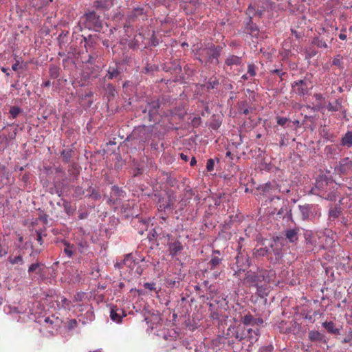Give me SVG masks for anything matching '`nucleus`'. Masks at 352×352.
<instances>
[{
	"label": "nucleus",
	"mask_w": 352,
	"mask_h": 352,
	"mask_svg": "<svg viewBox=\"0 0 352 352\" xmlns=\"http://www.w3.org/2000/svg\"><path fill=\"white\" fill-rule=\"evenodd\" d=\"M169 254L173 257L178 255L184 249L182 243L178 240L169 239L168 242Z\"/></svg>",
	"instance_id": "nucleus-10"
},
{
	"label": "nucleus",
	"mask_w": 352,
	"mask_h": 352,
	"mask_svg": "<svg viewBox=\"0 0 352 352\" xmlns=\"http://www.w3.org/2000/svg\"><path fill=\"white\" fill-rule=\"evenodd\" d=\"M337 184L332 180L327 178L318 179L316 183V188L320 197L328 199L335 200L337 197Z\"/></svg>",
	"instance_id": "nucleus-2"
},
{
	"label": "nucleus",
	"mask_w": 352,
	"mask_h": 352,
	"mask_svg": "<svg viewBox=\"0 0 352 352\" xmlns=\"http://www.w3.org/2000/svg\"><path fill=\"white\" fill-rule=\"evenodd\" d=\"M155 285L154 283H145L144 284V288L151 290V291H155L156 293H157V291L156 290Z\"/></svg>",
	"instance_id": "nucleus-43"
},
{
	"label": "nucleus",
	"mask_w": 352,
	"mask_h": 352,
	"mask_svg": "<svg viewBox=\"0 0 352 352\" xmlns=\"http://www.w3.org/2000/svg\"><path fill=\"white\" fill-rule=\"evenodd\" d=\"M259 335L260 332L258 328H256L255 329H248V338L251 344H253L258 340Z\"/></svg>",
	"instance_id": "nucleus-19"
},
{
	"label": "nucleus",
	"mask_w": 352,
	"mask_h": 352,
	"mask_svg": "<svg viewBox=\"0 0 352 352\" xmlns=\"http://www.w3.org/2000/svg\"><path fill=\"white\" fill-rule=\"evenodd\" d=\"M294 92L300 96H305L309 94V90L312 88L311 82L309 80L303 79L294 82L292 85Z\"/></svg>",
	"instance_id": "nucleus-6"
},
{
	"label": "nucleus",
	"mask_w": 352,
	"mask_h": 352,
	"mask_svg": "<svg viewBox=\"0 0 352 352\" xmlns=\"http://www.w3.org/2000/svg\"><path fill=\"white\" fill-rule=\"evenodd\" d=\"M139 223V227H140V230L138 231V232L140 234H144V230L142 229H147V228L148 227V221H138Z\"/></svg>",
	"instance_id": "nucleus-40"
},
{
	"label": "nucleus",
	"mask_w": 352,
	"mask_h": 352,
	"mask_svg": "<svg viewBox=\"0 0 352 352\" xmlns=\"http://www.w3.org/2000/svg\"><path fill=\"white\" fill-rule=\"evenodd\" d=\"M160 107L158 102H153L152 103V106L151 107V109H149L148 112L149 115L152 116L157 113V109Z\"/></svg>",
	"instance_id": "nucleus-37"
},
{
	"label": "nucleus",
	"mask_w": 352,
	"mask_h": 352,
	"mask_svg": "<svg viewBox=\"0 0 352 352\" xmlns=\"http://www.w3.org/2000/svg\"><path fill=\"white\" fill-rule=\"evenodd\" d=\"M77 243L81 252H83L88 247L87 241L85 239L78 241Z\"/></svg>",
	"instance_id": "nucleus-35"
},
{
	"label": "nucleus",
	"mask_w": 352,
	"mask_h": 352,
	"mask_svg": "<svg viewBox=\"0 0 352 352\" xmlns=\"http://www.w3.org/2000/svg\"><path fill=\"white\" fill-rule=\"evenodd\" d=\"M333 65H338L340 64V60L335 58L333 61Z\"/></svg>",
	"instance_id": "nucleus-63"
},
{
	"label": "nucleus",
	"mask_w": 352,
	"mask_h": 352,
	"mask_svg": "<svg viewBox=\"0 0 352 352\" xmlns=\"http://www.w3.org/2000/svg\"><path fill=\"white\" fill-rule=\"evenodd\" d=\"M180 157L185 162H187L188 160V157L186 155L184 154V153H181L180 154Z\"/></svg>",
	"instance_id": "nucleus-57"
},
{
	"label": "nucleus",
	"mask_w": 352,
	"mask_h": 352,
	"mask_svg": "<svg viewBox=\"0 0 352 352\" xmlns=\"http://www.w3.org/2000/svg\"><path fill=\"white\" fill-rule=\"evenodd\" d=\"M272 73H274V74H277V75H278L280 78H282V76H283V75H285V72H281V70L278 69H274V70L272 71Z\"/></svg>",
	"instance_id": "nucleus-52"
},
{
	"label": "nucleus",
	"mask_w": 352,
	"mask_h": 352,
	"mask_svg": "<svg viewBox=\"0 0 352 352\" xmlns=\"http://www.w3.org/2000/svg\"><path fill=\"white\" fill-rule=\"evenodd\" d=\"M221 263V258L212 256L210 261L208 263L210 270H214L217 265Z\"/></svg>",
	"instance_id": "nucleus-29"
},
{
	"label": "nucleus",
	"mask_w": 352,
	"mask_h": 352,
	"mask_svg": "<svg viewBox=\"0 0 352 352\" xmlns=\"http://www.w3.org/2000/svg\"><path fill=\"white\" fill-rule=\"evenodd\" d=\"M344 193L346 194V197L352 201V188L346 187V189L344 190Z\"/></svg>",
	"instance_id": "nucleus-46"
},
{
	"label": "nucleus",
	"mask_w": 352,
	"mask_h": 352,
	"mask_svg": "<svg viewBox=\"0 0 352 352\" xmlns=\"http://www.w3.org/2000/svg\"><path fill=\"white\" fill-rule=\"evenodd\" d=\"M143 38H144V36L141 33L135 35V38H134V41H135L134 46L139 47L140 45L138 44V42L140 41V40L142 41Z\"/></svg>",
	"instance_id": "nucleus-45"
},
{
	"label": "nucleus",
	"mask_w": 352,
	"mask_h": 352,
	"mask_svg": "<svg viewBox=\"0 0 352 352\" xmlns=\"http://www.w3.org/2000/svg\"><path fill=\"white\" fill-rule=\"evenodd\" d=\"M314 97L318 101H321V100H324V97L321 94H315Z\"/></svg>",
	"instance_id": "nucleus-53"
},
{
	"label": "nucleus",
	"mask_w": 352,
	"mask_h": 352,
	"mask_svg": "<svg viewBox=\"0 0 352 352\" xmlns=\"http://www.w3.org/2000/svg\"><path fill=\"white\" fill-rule=\"evenodd\" d=\"M120 71L118 69L117 66H109V69L107 71V78L109 79H113L116 78L120 75Z\"/></svg>",
	"instance_id": "nucleus-24"
},
{
	"label": "nucleus",
	"mask_w": 352,
	"mask_h": 352,
	"mask_svg": "<svg viewBox=\"0 0 352 352\" xmlns=\"http://www.w3.org/2000/svg\"><path fill=\"white\" fill-rule=\"evenodd\" d=\"M280 201V197L276 196L265 200L264 205L260 208V212L264 210V213L266 214L269 219L292 220V210L287 206L281 207L276 213V208H271L272 206L274 207L275 204H278Z\"/></svg>",
	"instance_id": "nucleus-1"
},
{
	"label": "nucleus",
	"mask_w": 352,
	"mask_h": 352,
	"mask_svg": "<svg viewBox=\"0 0 352 352\" xmlns=\"http://www.w3.org/2000/svg\"><path fill=\"white\" fill-rule=\"evenodd\" d=\"M175 201V199L171 198L170 195H168L167 199L162 198L160 199L158 201L159 207L162 209H166L174 204Z\"/></svg>",
	"instance_id": "nucleus-17"
},
{
	"label": "nucleus",
	"mask_w": 352,
	"mask_h": 352,
	"mask_svg": "<svg viewBox=\"0 0 352 352\" xmlns=\"http://www.w3.org/2000/svg\"><path fill=\"white\" fill-rule=\"evenodd\" d=\"M124 192L117 186L111 187L109 201L116 204L117 199L124 196Z\"/></svg>",
	"instance_id": "nucleus-15"
},
{
	"label": "nucleus",
	"mask_w": 352,
	"mask_h": 352,
	"mask_svg": "<svg viewBox=\"0 0 352 352\" xmlns=\"http://www.w3.org/2000/svg\"><path fill=\"white\" fill-rule=\"evenodd\" d=\"M352 166V162L348 160V158L340 162V168L342 173L346 172L348 169H350Z\"/></svg>",
	"instance_id": "nucleus-30"
},
{
	"label": "nucleus",
	"mask_w": 352,
	"mask_h": 352,
	"mask_svg": "<svg viewBox=\"0 0 352 352\" xmlns=\"http://www.w3.org/2000/svg\"><path fill=\"white\" fill-rule=\"evenodd\" d=\"M214 162L212 159H209L206 163V169L208 171L211 172L214 170Z\"/></svg>",
	"instance_id": "nucleus-42"
},
{
	"label": "nucleus",
	"mask_w": 352,
	"mask_h": 352,
	"mask_svg": "<svg viewBox=\"0 0 352 352\" xmlns=\"http://www.w3.org/2000/svg\"><path fill=\"white\" fill-rule=\"evenodd\" d=\"M67 301H68V300H67L65 298L61 297V302H62L63 304L68 305V304H67Z\"/></svg>",
	"instance_id": "nucleus-62"
},
{
	"label": "nucleus",
	"mask_w": 352,
	"mask_h": 352,
	"mask_svg": "<svg viewBox=\"0 0 352 352\" xmlns=\"http://www.w3.org/2000/svg\"><path fill=\"white\" fill-rule=\"evenodd\" d=\"M260 273L261 282L264 281L269 283L275 277V273L272 270H261Z\"/></svg>",
	"instance_id": "nucleus-16"
},
{
	"label": "nucleus",
	"mask_w": 352,
	"mask_h": 352,
	"mask_svg": "<svg viewBox=\"0 0 352 352\" xmlns=\"http://www.w3.org/2000/svg\"><path fill=\"white\" fill-rule=\"evenodd\" d=\"M196 163H197V160H196L195 157H193L191 159V161H190V166H192L195 165V164H196Z\"/></svg>",
	"instance_id": "nucleus-59"
},
{
	"label": "nucleus",
	"mask_w": 352,
	"mask_h": 352,
	"mask_svg": "<svg viewBox=\"0 0 352 352\" xmlns=\"http://www.w3.org/2000/svg\"><path fill=\"white\" fill-rule=\"evenodd\" d=\"M218 85H219V80L217 78H215V77L210 78L208 82L207 88H208V89H214Z\"/></svg>",
	"instance_id": "nucleus-34"
},
{
	"label": "nucleus",
	"mask_w": 352,
	"mask_h": 352,
	"mask_svg": "<svg viewBox=\"0 0 352 352\" xmlns=\"http://www.w3.org/2000/svg\"><path fill=\"white\" fill-rule=\"evenodd\" d=\"M286 237L292 243L298 240V230L296 229H291L286 231Z\"/></svg>",
	"instance_id": "nucleus-22"
},
{
	"label": "nucleus",
	"mask_w": 352,
	"mask_h": 352,
	"mask_svg": "<svg viewBox=\"0 0 352 352\" xmlns=\"http://www.w3.org/2000/svg\"><path fill=\"white\" fill-rule=\"evenodd\" d=\"M80 25L89 30L99 31L102 28V22L96 12L90 11L85 13L80 20Z\"/></svg>",
	"instance_id": "nucleus-4"
},
{
	"label": "nucleus",
	"mask_w": 352,
	"mask_h": 352,
	"mask_svg": "<svg viewBox=\"0 0 352 352\" xmlns=\"http://www.w3.org/2000/svg\"><path fill=\"white\" fill-rule=\"evenodd\" d=\"M125 316L126 313L122 309L116 305L111 307L110 318L113 322L119 323L122 321V318Z\"/></svg>",
	"instance_id": "nucleus-11"
},
{
	"label": "nucleus",
	"mask_w": 352,
	"mask_h": 352,
	"mask_svg": "<svg viewBox=\"0 0 352 352\" xmlns=\"http://www.w3.org/2000/svg\"><path fill=\"white\" fill-rule=\"evenodd\" d=\"M64 208L66 213L68 214L69 215L72 214L75 210V209L68 202L64 203Z\"/></svg>",
	"instance_id": "nucleus-38"
},
{
	"label": "nucleus",
	"mask_w": 352,
	"mask_h": 352,
	"mask_svg": "<svg viewBox=\"0 0 352 352\" xmlns=\"http://www.w3.org/2000/svg\"><path fill=\"white\" fill-rule=\"evenodd\" d=\"M62 321L58 317H56L54 315L46 317L43 321V326L46 328H52V329H56L58 327Z\"/></svg>",
	"instance_id": "nucleus-13"
},
{
	"label": "nucleus",
	"mask_w": 352,
	"mask_h": 352,
	"mask_svg": "<svg viewBox=\"0 0 352 352\" xmlns=\"http://www.w3.org/2000/svg\"><path fill=\"white\" fill-rule=\"evenodd\" d=\"M341 213L342 211L340 207H331L329 210V217L330 219H338L340 218Z\"/></svg>",
	"instance_id": "nucleus-21"
},
{
	"label": "nucleus",
	"mask_w": 352,
	"mask_h": 352,
	"mask_svg": "<svg viewBox=\"0 0 352 352\" xmlns=\"http://www.w3.org/2000/svg\"><path fill=\"white\" fill-rule=\"evenodd\" d=\"M272 189V186L271 184L268 183L265 185L263 187V192L265 193H268Z\"/></svg>",
	"instance_id": "nucleus-48"
},
{
	"label": "nucleus",
	"mask_w": 352,
	"mask_h": 352,
	"mask_svg": "<svg viewBox=\"0 0 352 352\" xmlns=\"http://www.w3.org/2000/svg\"><path fill=\"white\" fill-rule=\"evenodd\" d=\"M73 153H74V151L72 149L67 148V149H63L61 151L60 155L63 157V161L65 162H69L70 159L73 156Z\"/></svg>",
	"instance_id": "nucleus-25"
},
{
	"label": "nucleus",
	"mask_w": 352,
	"mask_h": 352,
	"mask_svg": "<svg viewBox=\"0 0 352 352\" xmlns=\"http://www.w3.org/2000/svg\"><path fill=\"white\" fill-rule=\"evenodd\" d=\"M250 112V110L249 109H245L243 111V113L245 115H248Z\"/></svg>",
	"instance_id": "nucleus-64"
},
{
	"label": "nucleus",
	"mask_w": 352,
	"mask_h": 352,
	"mask_svg": "<svg viewBox=\"0 0 352 352\" xmlns=\"http://www.w3.org/2000/svg\"><path fill=\"white\" fill-rule=\"evenodd\" d=\"M77 326V321L75 319L70 320L68 322V328L69 329H74Z\"/></svg>",
	"instance_id": "nucleus-47"
},
{
	"label": "nucleus",
	"mask_w": 352,
	"mask_h": 352,
	"mask_svg": "<svg viewBox=\"0 0 352 352\" xmlns=\"http://www.w3.org/2000/svg\"><path fill=\"white\" fill-rule=\"evenodd\" d=\"M327 108L330 111H338V107L336 106L332 105L330 102L328 104Z\"/></svg>",
	"instance_id": "nucleus-51"
},
{
	"label": "nucleus",
	"mask_w": 352,
	"mask_h": 352,
	"mask_svg": "<svg viewBox=\"0 0 352 352\" xmlns=\"http://www.w3.org/2000/svg\"><path fill=\"white\" fill-rule=\"evenodd\" d=\"M21 111L22 110L20 107L16 106L12 107L9 111L10 118L12 119L16 118L21 113Z\"/></svg>",
	"instance_id": "nucleus-33"
},
{
	"label": "nucleus",
	"mask_w": 352,
	"mask_h": 352,
	"mask_svg": "<svg viewBox=\"0 0 352 352\" xmlns=\"http://www.w3.org/2000/svg\"><path fill=\"white\" fill-rule=\"evenodd\" d=\"M242 322L247 326H260L263 323V320L261 318H254L251 314H246L242 318Z\"/></svg>",
	"instance_id": "nucleus-14"
},
{
	"label": "nucleus",
	"mask_w": 352,
	"mask_h": 352,
	"mask_svg": "<svg viewBox=\"0 0 352 352\" xmlns=\"http://www.w3.org/2000/svg\"><path fill=\"white\" fill-rule=\"evenodd\" d=\"M313 44L320 48H327L328 45L324 41L320 39L319 37H316L313 39Z\"/></svg>",
	"instance_id": "nucleus-32"
},
{
	"label": "nucleus",
	"mask_w": 352,
	"mask_h": 352,
	"mask_svg": "<svg viewBox=\"0 0 352 352\" xmlns=\"http://www.w3.org/2000/svg\"><path fill=\"white\" fill-rule=\"evenodd\" d=\"M338 36H339L340 39L343 40V41L346 40L347 38L346 34H345L344 33H340Z\"/></svg>",
	"instance_id": "nucleus-56"
},
{
	"label": "nucleus",
	"mask_w": 352,
	"mask_h": 352,
	"mask_svg": "<svg viewBox=\"0 0 352 352\" xmlns=\"http://www.w3.org/2000/svg\"><path fill=\"white\" fill-rule=\"evenodd\" d=\"M272 347L271 346H266L265 348H262L261 350H260V352H263L264 351H266V352H271L272 351Z\"/></svg>",
	"instance_id": "nucleus-55"
},
{
	"label": "nucleus",
	"mask_w": 352,
	"mask_h": 352,
	"mask_svg": "<svg viewBox=\"0 0 352 352\" xmlns=\"http://www.w3.org/2000/svg\"><path fill=\"white\" fill-rule=\"evenodd\" d=\"M248 74L250 75V76H254L256 75V66L253 63H250L248 65Z\"/></svg>",
	"instance_id": "nucleus-39"
},
{
	"label": "nucleus",
	"mask_w": 352,
	"mask_h": 352,
	"mask_svg": "<svg viewBox=\"0 0 352 352\" xmlns=\"http://www.w3.org/2000/svg\"><path fill=\"white\" fill-rule=\"evenodd\" d=\"M289 121V119L284 117H278L277 118V123L280 126L285 125L287 122Z\"/></svg>",
	"instance_id": "nucleus-44"
},
{
	"label": "nucleus",
	"mask_w": 352,
	"mask_h": 352,
	"mask_svg": "<svg viewBox=\"0 0 352 352\" xmlns=\"http://www.w3.org/2000/svg\"><path fill=\"white\" fill-rule=\"evenodd\" d=\"M235 338L239 340H242L243 339V337L241 336H239V333H237L235 336Z\"/></svg>",
	"instance_id": "nucleus-61"
},
{
	"label": "nucleus",
	"mask_w": 352,
	"mask_h": 352,
	"mask_svg": "<svg viewBox=\"0 0 352 352\" xmlns=\"http://www.w3.org/2000/svg\"><path fill=\"white\" fill-rule=\"evenodd\" d=\"M322 326L327 329V331L329 333L334 334L339 333V329L335 327L334 323L331 321L323 322Z\"/></svg>",
	"instance_id": "nucleus-23"
},
{
	"label": "nucleus",
	"mask_w": 352,
	"mask_h": 352,
	"mask_svg": "<svg viewBox=\"0 0 352 352\" xmlns=\"http://www.w3.org/2000/svg\"><path fill=\"white\" fill-rule=\"evenodd\" d=\"M8 261L11 264L14 265L21 263L23 261V258L21 255H19L15 256H9Z\"/></svg>",
	"instance_id": "nucleus-36"
},
{
	"label": "nucleus",
	"mask_w": 352,
	"mask_h": 352,
	"mask_svg": "<svg viewBox=\"0 0 352 352\" xmlns=\"http://www.w3.org/2000/svg\"><path fill=\"white\" fill-rule=\"evenodd\" d=\"M18 242L16 243V245L19 248H23V247L22 246V242H23V236H21L20 234H18Z\"/></svg>",
	"instance_id": "nucleus-49"
},
{
	"label": "nucleus",
	"mask_w": 352,
	"mask_h": 352,
	"mask_svg": "<svg viewBox=\"0 0 352 352\" xmlns=\"http://www.w3.org/2000/svg\"><path fill=\"white\" fill-rule=\"evenodd\" d=\"M322 337V335L318 331H311L309 333V338L311 341H320Z\"/></svg>",
	"instance_id": "nucleus-28"
},
{
	"label": "nucleus",
	"mask_w": 352,
	"mask_h": 352,
	"mask_svg": "<svg viewBox=\"0 0 352 352\" xmlns=\"http://www.w3.org/2000/svg\"><path fill=\"white\" fill-rule=\"evenodd\" d=\"M46 267L40 263L32 264L29 269V274L34 278L37 279H44L46 275Z\"/></svg>",
	"instance_id": "nucleus-8"
},
{
	"label": "nucleus",
	"mask_w": 352,
	"mask_h": 352,
	"mask_svg": "<svg viewBox=\"0 0 352 352\" xmlns=\"http://www.w3.org/2000/svg\"><path fill=\"white\" fill-rule=\"evenodd\" d=\"M299 211L302 220L313 219L320 217L319 209L314 206H300Z\"/></svg>",
	"instance_id": "nucleus-7"
},
{
	"label": "nucleus",
	"mask_w": 352,
	"mask_h": 352,
	"mask_svg": "<svg viewBox=\"0 0 352 352\" xmlns=\"http://www.w3.org/2000/svg\"><path fill=\"white\" fill-rule=\"evenodd\" d=\"M36 239L40 244H42V236L40 234H37Z\"/></svg>",
	"instance_id": "nucleus-60"
},
{
	"label": "nucleus",
	"mask_w": 352,
	"mask_h": 352,
	"mask_svg": "<svg viewBox=\"0 0 352 352\" xmlns=\"http://www.w3.org/2000/svg\"><path fill=\"white\" fill-rule=\"evenodd\" d=\"M143 8H135L128 16L129 19L131 21H134L136 18L143 15Z\"/></svg>",
	"instance_id": "nucleus-27"
},
{
	"label": "nucleus",
	"mask_w": 352,
	"mask_h": 352,
	"mask_svg": "<svg viewBox=\"0 0 352 352\" xmlns=\"http://www.w3.org/2000/svg\"><path fill=\"white\" fill-rule=\"evenodd\" d=\"M63 243L65 245L64 252L69 256L72 257L74 254V246L69 244L66 241H63Z\"/></svg>",
	"instance_id": "nucleus-31"
},
{
	"label": "nucleus",
	"mask_w": 352,
	"mask_h": 352,
	"mask_svg": "<svg viewBox=\"0 0 352 352\" xmlns=\"http://www.w3.org/2000/svg\"><path fill=\"white\" fill-rule=\"evenodd\" d=\"M116 266L120 269L126 268L129 272L135 276H139L142 273V269L140 267L139 263L136 262L131 254H127L121 263H117Z\"/></svg>",
	"instance_id": "nucleus-5"
},
{
	"label": "nucleus",
	"mask_w": 352,
	"mask_h": 352,
	"mask_svg": "<svg viewBox=\"0 0 352 352\" xmlns=\"http://www.w3.org/2000/svg\"><path fill=\"white\" fill-rule=\"evenodd\" d=\"M341 145L347 148L352 146V131H348L342 138Z\"/></svg>",
	"instance_id": "nucleus-20"
},
{
	"label": "nucleus",
	"mask_w": 352,
	"mask_h": 352,
	"mask_svg": "<svg viewBox=\"0 0 352 352\" xmlns=\"http://www.w3.org/2000/svg\"><path fill=\"white\" fill-rule=\"evenodd\" d=\"M19 63L20 62H19V60H16V63L14 64H13L12 66V70H14L15 72L18 70V69L19 67Z\"/></svg>",
	"instance_id": "nucleus-54"
},
{
	"label": "nucleus",
	"mask_w": 352,
	"mask_h": 352,
	"mask_svg": "<svg viewBox=\"0 0 352 352\" xmlns=\"http://www.w3.org/2000/svg\"><path fill=\"white\" fill-rule=\"evenodd\" d=\"M250 5L254 9V10H253V12L251 14V16H252V15H255V14H257L258 16H261L263 12L265 11V8L261 7V8H258L257 10H256V8H254V6H252V4H250Z\"/></svg>",
	"instance_id": "nucleus-41"
},
{
	"label": "nucleus",
	"mask_w": 352,
	"mask_h": 352,
	"mask_svg": "<svg viewBox=\"0 0 352 352\" xmlns=\"http://www.w3.org/2000/svg\"><path fill=\"white\" fill-rule=\"evenodd\" d=\"M241 63H242L241 57H239V56H235V55L229 56L225 61V65L227 66H230V67H232L234 65L238 66V65H240Z\"/></svg>",
	"instance_id": "nucleus-18"
},
{
	"label": "nucleus",
	"mask_w": 352,
	"mask_h": 352,
	"mask_svg": "<svg viewBox=\"0 0 352 352\" xmlns=\"http://www.w3.org/2000/svg\"><path fill=\"white\" fill-rule=\"evenodd\" d=\"M75 194L76 196H81L84 194V191L82 188L80 187H76L75 188Z\"/></svg>",
	"instance_id": "nucleus-50"
},
{
	"label": "nucleus",
	"mask_w": 352,
	"mask_h": 352,
	"mask_svg": "<svg viewBox=\"0 0 352 352\" xmlns=\"http://www.w3.org/2000/svg\"><path fill=\"white\" fill-rule=\"evenodd\" d=\"M1 71L5 73L6 74V76H9L10 74L9 72H8V68H6V67H1Z\"/></svg>",
	"instance_id": "nucleus-58"
},
{
	"label": "nucleus",
	"mask_w": 352,
	"mask_h": 352,
	"mask_svg": "<svg viewBox=\"0 0 352 352\" xmlns=\"http://www.w3.org/2000/svg\"><path fill=\"white\" fill-rule=\"evenodd\" d=\"M221 47L215 46L211 44L208 47L200 48L198 52L199 57L197 59L201 63H207L212 62L214 59L216 60V63H218V58L220 56Z\"/></svg>",
	"instance_id": "nucleus-3"
},
{
	"label": "nucleus",
	"mask_w": 352,
	"mask_h": 352,
	"mask_svg": "<svg viewBox=\"0 0 352 352\" xmlns=\"http://www.w3.org/2000/svg\"><path fill=\"white\" fill-rule=\"evenodd\" d=\"M253 10H254L251 5L249 6L247 9L246 14L249 16L248 21L246 23L245 26V32L250 34L252 37H257L259 33V30L256 24H254L252 22V16H251V14L253 12Z\"/></svg>",
	"instance_id": "nucleus-9"
},
{
	"label": "nucleus",
	"mask_w": 352,
	"mask_h": 352,
	"mask_svg": "<svg viewBox=\"0 0 352 352\" xmlns=\"http://www.w3.org/2000/svg\"><path fill=\"white\" fill-rule=\"evenodd\" d=\"M59 71H60V68L58 66L54 65H51L50 66V69H49L50 77L54 79L57 78L60 74Z\"/></svg>",
	"instance_id": "nucleus-26"
},
{
	"label": "nucleus",
	"mask_w": 352,
	"mask_h": 352,
	"mask_svg": "<svg viewBox=\"0 0 352 352\" xmlns=\"http://www.w3.org/2000/svg\"><path fill=\"white\" fill-rule=\"evenodd\" d=\"M245 280L250 285L258 286V284L261 282L260 270L257 272H247Z\"/></svg>",
	"instance_id": "nucleus-12"
}]
</instances>
